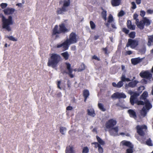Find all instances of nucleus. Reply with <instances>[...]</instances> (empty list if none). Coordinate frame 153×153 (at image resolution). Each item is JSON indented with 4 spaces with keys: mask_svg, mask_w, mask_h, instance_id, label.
Masks as SVG:
<instances>
[{
    "mask_svg": "<svg viewBox=\"0 0 153 153\" xmlns=\"http://www.w3.org/2000/svg\"><path fill=\"white\" fill-rule=\"evenodd\" d=\"M139 95V93H135L133 95L131 96L130 102L132 105H134V104H137L138 105H144L145 102L141 100H137V97Z\"/></svg>",
    "mask_w": 153,
    "mask_h": 153,
    "instance_id": "7ed1b4c3",
    "label": "nucleus"
},
{
    "mask_svg": "<svg viewBox=\"0 0 153 153\" xmlns=\"http://www.w3.org/2000/svg\"><path fill=\"white\" fill-rule=\"evenodd\" d=\"M88 114V115L94 117L96 114L93 109H88L87 110Z\"/></svg>",
    "mask_w": 153,
    "mask_h": 153,
    "instance_id": "a878e982",
    "label": "nucleus"
},
{
    "mask_svg": "<svg viewBox=\"0 0 153 153\" xmlns=\"http://www.w3.org/2000/svg\"><path fill=\"white\" fill-rule=\"evenodd\" d=\"M139 41L137 39H129L126 47H130L132 49L135 48L138 45Z\"/></svg>",
    "mask_w": 153,
    "mask_h": 153,
    "instance_id": "0eeeda50",
    "label": "nucleus"
},
{
    "mask_svg": "<svg viewBox=\"0 0 153 153\" xmlns=\"http://www.w3.org/2000/svg\"><path fill=\"white\" fill-rule=\"evenodd\" d=\"M147 110L146 108H145V107H143L142 109V111L143 112L144 114L145 115L146 114Z\"/></svg>",
    "mask_w": 153,
    "mask_h": 153,
    "instance_id": "5fc2aeb1",
    "label": "nucleus"
},
{
    "mask_svg": "<svg viewBox=\"0 0 153 153\" xmlns=\"http://www.w3.org/2000/svg\"><path fill=\"white\" fill-rule=\"evenodd\" d=\"M140 75L141 77L147 79H150L152 76V74L148 71L141 72L140 73Z\"/></svg>",
    "mask_w": 153,
    "mask_h": 153,
    "instance_id": "4468645a",
    "label": "nucleus"
},
{
    "mask_svg": "<svg viewBox=\"0 0 153 153\" xmlns=\"http://www.w3.org/2000/svg\"><path fill=\"white\" fill-rule=\"evenodd\" d=\"M60 60V56L58 55L53 53L51 56V59L49 60L48 65L53 66L56 64Z\"/></svg>",
    "mask_w": 153,
    "mask_h": 153,
    "instance_id": "f03ea898",
    "label": "nucleus"
},
{
    "mask_svg": "<svg viewBox=\"0 0 153 153\" xmlns=\"http://www.w3.org/2000/svg\"><path fill=\"white\" fill-rule=\"evenodd\" d=\"M126 95L123 93L117 92L114 93L111 96V98L113 99L126 98Z\"/></svg>",
    "mask_w": 153,
    "mask_h": 153,
    "instance_id": "9d476101",
    "label": "nucleus"
},
{
    "mask_svg": "<svg viewBox=\"0 0 153 153\" xmlns=\"http://www.w3.org/2000/svg\"><path fill=\"white\" fill-rule=\"evenodd\" d=\"M7 5V4L6 3H2L1 4V7L3 9L6 7Z\"/></svg>",
    "mask_w": 153,
    "mask_h": 153,
    "instance_id": "603ef678",
    "label": "nucleus"
},
{
    "mask_svg": "<svg viewBox=\"0 0 153 153\" xmlns=\"http://www.w3.org/2000/svg\"><path fill=\"white\" fill-rule=\"evenodd\" d=\"M66 110H71L73 109V107L71 106H68L66 108Z\"/></svg>",
    "mask_w": 153,
    "mask_h": 153,
    "instance_id": "e2e57ef3",
    "label": "nucleus"
},
{
    "mask_svg": "<svg viewBox=\"0 0 153 153\" xmlns=\"http://www.w3.org/2000/svg\"><path fill=\"white\" fill-rule=\"evenodd\" d=\"M132 5V8L133 9H135L136 8V5L135 3L134 2H132L131 3Z\"/></svg>",
    "mask_w": 153,
    "mask_h": 153,
    "instance_id": "bf43d9fd",
    "label": "nucleus"
},
{
    "mask_svg": "<svg viewBox=\"0 0 153 153\" xmlns=\"http://www.w3.org/2000/svg\"><path fill=\"white\" fill-rule=\"evenodd\" d=\"M98 106L99 108L102 111H106V109L104 108V105L102 104L98 103Z\"/></svg>",
    "mask_w": 153,
    "mask_h": 153,
    "instance_id": "72a5a7b5",
    "label": "nucleus"
},
{
    "mask_svg": "<svg viewBox=\"0 0 153 153\" xmlns=\"http://www.w3.org/2000/svg\"><path fill=\"white\" fill-rule=\"evenodd\" d=\"M90 95L89 92L88 90L85 89L83 91V96L84 97V101L86 102L87 98Z\"/></svg>",
    "mask_w": 153,
    "mask_h": 153,
    "instance_id": "f3484780",
    "label": "nucleus"
},
{
    "mask_svg": "<svg viewBox=\"0 0 153 153\" xmlns=\"http://www.w3.org/2000/svg\"><path fill=\"white\" fill-rule=\"evenodd\" d=\"M116 124L117 121L116 120L112 119H110L106 122L105 124V128L107 129L113 128Z\"/></svg>",
    "mask_w": 153,
    "mask_h": 153,
    "instance_id": "1a4fd4ad",
    "label": "nucleus"
},
{
    "mask_svg": "<svg viewBox=\"0 0 153 153\" xmlns=\"http://www.w3.org/2000/svg\"><path fill=\"white\" fill-rule=\"evenodd\" d=\"M146 144L149 146H153V144L150 138H149L146 141Z\"/></svg>",
    "mask_w": 153,
    "mask_h": 153,
    "instance_id": "c9c22d12",
    "label": "nucleus"
},
{
    "mask_svg": "<svg viewBox=\"0 0 153 153\" xmlns=\"http://www.w3.org/2000/svg\"><path fill=\"white\" fill-rule=\"evenodd\" d=\"M89 149L87 146L84 147L82 151V153H88L89 152Z\"/></svg>",
    "mask_w": 153,
    "mask_h": 153,
    "instance_id": "4c0bfd02",
    "label": "nucleus"
},
{
    "mask_svg": "<svg viewBox=\"0 0 153 153\" xmlns=\"http://www.w3.org/2000/svg\"><path fill=\"white\" fill-rule=\"evenodd\" d=\"M138 82L137 80H135L129 82L128 85V86L130 87L134 88L136 86Z\"/></svg>",
    "mask_w": 153,
    "mask_h": 153,
    "instance_id": "b1692460",
    "label": "nucleus"
},
{
    "mask_svg": "<svg viewBox=\"0 0 153 153\" xmlns=\"http://www.w3.org/2000/svg\"><path fill=\"white\" fill-rule=\"evenodd\" d=\"M97 139V141L100 144V145H104L105 144V142L103 141L101 138H100L99 136H96Z\"/></svg>",
    "mask_w": 153,
    "mask_h": 153,
    "instance_id": "2f4dec72",
    "label": "nucleus"
},
{
    "mask_svg": "<svg viewBox=\"0 0 153 153\" xmlns=\"http://www.w3.org/2000/svg\"><path fill=\"white\" fill-rule=\"evenodd\" d=\"M92 59H94L97 61H100V58L96 55H94L92 56Z\"/></svg>",
    "mask_w": 153,
    "mask_h": 153,
    "instance_id": "3c124183",
    "label": "nucleus"
},
{
    "mask_svg": "<svg viewBox=\"0 0 153 153\" xmlns=\"http://www.w3.org/2000/svg\"><path fill=\"white\" fill-rule=\"evenodd\" d=\"M127 27L130 29L134 30L135 29V26L131 24V22L130 20H128L127 21Z\"/></svg>",
    "mask_w": 153,
    "mask_h": 153,
    "instance_id": "5701e85b",
    "label": "nucleus"
},
{
    "mask_svg": "<svg viewBox=\"0 0 153 153\" xmlns=\"http://www.w3.org/2000/svg\"><path fill=\"white\" fill-rule=\"evenodd\" d=\"M145 107L146 108L147 110L151 109L152 107V105L150 103L149 100H146L145 101Z\"/></svg>",
    "mask_w": 153,
    "mask_h": 153,
    "instance_id": "412c9836",
    "label": "nucleus"
},
{
    "mask_svg": "<svg viewBox=\"0 0 153 153\" xmlns=\"http://www.w3.org/2000/svg\"><path fill=\"white\" fill-rule=\"evenodd\" d=\"M123 31L126 34H128L129 32V30L125 28L123 29Z\"/></svg>",
    "mask_w": 153,
    "mask_h": 153,
    "instance_id": "4d7b16f0",
    "label": "nucleus"
},
{
    "mask_svg": "<svg viewBox=\"0 0 153 153\" xmlns=\"http://www.w3.org/2000/svg\"><path fill=\"white\" fill-rule=\"evenodd\" d=\"M102 16L103 18L105 20H106V11L105 10H103L102 11Z\"/></svg>",
    "mask_w": 153,
    "mask_h": 153,
    "instance_id": "e433bc0d",
    "label": "nucleus"
},
{
    "mask_svg": "<svg viewBox=\"0 0 153 153\" xmlns=\"http://www.w3.org/2000/svg\"><path fill=\"white\" fill-rule=\"evenodd\" d=\"M78 39V36L75 33H72L70 35L69 39H67L66 41H67L69 45L71 44H73L76 43Z\"/></svg>",
    "mask_w": 153,
    "mask_h": 153,
    "instance_id": "39448f33",
    "label": "nucleus"
},
{
    "mask_svg": "<svg viewBox=\"0 0 153 153\" xmlns=\"http://www.w3.org/2000/svg\"><path fill=\"white\" fill-rule=\"evenodd\" d=\"M70 0H68L67 1L65 0L64 2L63 6L68 7L70 5Z\"/></svg>",
    "mask_w": 153,
    "mask_h": 153,
    "instance_id": "58836bf2",
    "label": "nucleus"
},
{
    "mask_svg": "<svg viewBox=\"0 0 153 153\" xmlns=\"http://www.w3.org/2000/svg\"><path fill=\"white\" fill-rule=\"evenodd\" d=\"M90 25L91 29H93L95 28V25L92 21H91L90 22Z\"/></svg>",
    "mask_w": 153,
    "mask_h": 153,
    "instance_id": "49530a36",
    "label": "nucleus"
},
{
    "mask_svg": "<svg viewBox=\"0 0 153 153\" xmlns=\"http://www.w3.org/2000/svg\"><path fill=\"white\" fill-rule=\"evenodd\" d=\"M143 59V58H140V57H138L132 59L131 60V61L133 64L135 65L142 62Z\"/></svg>",
    "mask_w": 153,
    "mask_h": 153,
    "instance_id": "a211bd4d",
    "label": "nucleus"
},
{
    "mask_svg": "<svg viewBox=\"0 0 153 153\" xmlns=\"http://www.w3.org/2000/svg\"><path fill=\"white\" fill-rule=\"evenodd\" d=\"M14 11V9L10 8H7L4 10V13L7 15L12 14Z\"/></svg>",
    "mask_w": 153,
    "mask_h": 153,
    "instance_id": "6ab92c4d",
    "label": "nucleus"
},
{
    "mask_svg": "<svg viewBox=\"0 0 153 153\" xmlns=\"http://www.w3.org/2000/svg\"><path fill=\"white\" fill-rule=\"evenodd\" d=\"M68 46L69 45L67 41H66L62 43L57 44L56 47L58 48H62L63 50H65L68 49Z\"/></svg>",
    "mask_w": 153,
    "mask_h": 153,
    "instance_id": "f8f14e48",
    "label": "nucleus"
},
{
    "mask_svg": "<svg viewBox=\"0 0 153 153\" xmlns=\"http://www.w3.org/2000/svg\"><path fill=\"white\" fill-rule=\"evenodd\" d=\"M121 0H112L111 4L114 6L119 5L121 3Z\"/></svg>",
    "mask_w": 153,
    "mask_h": 153,
    "instance_id": "bb28decb",
    "label": "nucleus"
},
{
    "mask_svg": "<svg viewBox=\"0 0 153 153\" xmlns=\"http://www.w3.org/2000/svg\"><path fill=\"white\" fill-rule=\"evenodd\" d=\"M67 85L68 87L69 88V89H70L71 87V83L69 80H68L67 82Z\"/></svg>",
    "mask_w": 153,
    "mask_h": 153,
    "instance_id": "6e6d98bb",
    "label": "nucleus"
},
{
    "mask_svg": "<svg viewBox=\"0 0 153 153\" xmlns=\"http://www.w3.org/2000/svg\"><path fill=\"white\" fill-rule=\"evenodd\" d=\"M136 1L137 4H140L141 3V0H136Z\"/></svg>",
    "mask_w": 153,
    "mask_h": 153,
    "instance_id": "338daca9",
    "label": "nucleus"
},
{
    "mask_svg": "<svg viewBox=\"0 0 153 153\" xmlns=\"http://www.w3.org/2000/svg\"><path fill=\"white\" fill-rule=\"evenodd\" d=\"M65 152L66 153H74L73 147L70 146L68 147H67L65 150Z\"/></svg>",
    "mask_w": 153,
    "mask_h": 153,
    "instance_id": "393cba45",
    "label": "nucleus"
},
{
    "mask_svg": "<svg viewBox=\"0 0 153 153\" xmlns=\"http://www.w3.org/2000/svg\"><path fill=\"white\" fill-rule=\"evenodd\" d=\"M147 93L146 92H144L141 96L140 99L141 100H143L144 101H146V100H148L146 98V97H147Z\"/></svg>",
    "mask_w": 153,
    "mask_h": 153,
    "instance_id": "c756f323",
    "label": "nucleus"
},
{
    "mask_svg": "<svg viewBox=\"0 0 153 153\" xmlns=\"http://www.w3.org/2000/svg\"><path fill=\"white\" fill-rule=\"evenodd\" d=\"M135 33L134 32H131L129 34V36L130 38H134L135 37Z\"/></svg>",
    "mask_w": 153,
    "mask_h": 153,
    "instance_id": "79ce46f5",
    "label": "nucleus"
},
{
    "mask_svg": "<svg viewBox=\"0 0 153 153\" xmlns=\"http://www.w3.org/2000/svg\"><path fill=\"white\" fill-rule=\"evenodd\" d=\"M142 20L146 26L149 25L150 24L151 21L146 17L143 18Z\"/></svg>",
    "mask_w": 153,
    "mask_h": 153,
    "instance_id": "cd10ccee",
    "label": "nucleus"
},
{
    "mask_svg": "<svg viewBox=\"0 0 153 153\" xmlns=\"http://www.w3.org/2000/svg\"><path fill=\"white\" fill-rule=\"evenodd\" d=\"M118 127L116 126L113 128L109 129L108 132L110 135L115 136L118 135Z\"/></svg>",
    "mask_w": 153,
    "mask_h": 153,
    "instance_id": "9b49d317",
    "label": "nucleus"
},
{
    "mask_svg": "<svg viewBox=\"0 0 153 153\" xmlns=\"http://www.w3.org/2000/svg\"><path fill=\"white\" fill-rule=\"evenodd\" d=\"M98 151L99 153H103V149L101 145L98 147Z\"/></svg>",
    "mask_w": 153,
    "mask_h": 153,
    "instance_id": "c03bdc74",
    "label": "nucleus"
},
{
    "mask_svg": "<svg viewBox=\"0 0 153 153\" xmlns=\"http://www.w3.org/2000/svg\"><path fill=\"white\" fill-rule=\"evenodd\" d=\"M16 5L19 7H21L22 5V3H19L17 4Z\"/></svg>",
    "mask_w": 153,
    "mask_h": 153,
    "instance_id": "774afa93",
    "label": "nucleus"
},
{
    "mask_svg": "<svg viewBox=\"0 0 153 153\" xmlns=\"http://www.w3.org/2000/svg\"><path fill=\"white\" fill-rule=\"evenodd\" d=\"M137 133L140 136H143L147 132V128L145 125H137L136 127Z\"/></svg>",
    "mask_w": 153,
    "mask_h": 153,
    "instance_id": "20e7f679",
    "label": "nucleus"
},
{
    "mask_svg": "<svg viewBox=\"0 0 153 153\" xmlns=\"http://www.w3.org/2000/svg\"><path fill=\"white\" fill-rule=\"evenodd\" d=\"M145 14V12L143 10H141L140 12V15L142 16H144Z\"/></svg>",
    "mask_w": 153,
    "mask_h": 153,
    "instance_id": "13d9d810",
    "label": "nucleus"
},
{
    "mask_svg": "<svg viewBox=\"0 0 153 153\" xmlns=\"http://www.w3.org/2000/svg\"><path fill=\"white\" fill-rule=\"evenodd\" d=\"M73 71V70L72 68H67L66 69L63 71L62 73L63 74L65 73L67 74L71 78H73L74 76V75L72 74Z\"/></svg>",
    "mask_w": 153,
    "mask_h": 153,
    "instance_id": "2eb2a0df",
    "label": "nucleus"
},
{
    "mask_svg": "<svg viewBox=\"0 0 153 153\" xmlns=\"http://www.w3.org/2000/svg\"><path fill=\"white\" fill-rule=\"evenodd\" d=\"M91 144L94 145H95L94 147L95 148H97V147L98 148L100 145V144L97 142L92 143H91Z\"/></svg>",
    "mask_w": 153,
    "mask_h": 153,
    "instance_id": "a19ab883",
    "label": "nucleus"
},
{
    "mask_svg": "<svg viewBox=\"0 0 153 153\" xmlns=\"http://www.w3.org/2000/svg\"><path fill=\"white\" fill-rule=\"evenodd\" d=\"M112 86L115 87L117 88V84L115 82H113L112 83Z\"/></svg>",
    "mask_w": 153,
    "mask_h": 153,
    "instance_id": "69168bd1",
    "label": "nucleus"
},
{
    "mask_svg": "<svg viewBox=\"0 0 153 153\" xmlns=\"http://www.w3.org/2000/svg\"><path fill=\"white\" fill-rule=\"evenodd\" d=\"M111 25L112 28L114 30L117 28L116 24L114 22L111 23Z\"/></svg>",
    "mask_w": 153,
    "mask_h": 153,
    "instance_id": "8fccbe9b",
    "label": "nucleus"
},
{
    "mask_svg": "<svg viewBox=\"0 0 153 153\" xmlns=\"http://www.w3.org/2000/svg\"><path fill=\"white\" fill-rule=\"evenodd\" d=\"M139 19H137L135 22L137 26L140 29H143L144 27V24L143 20L139 22Z\"/></svg>",
    "mask_w": 153,
    "mask_h": 153,
    "instance_id": "dca6fc26",
    "label": "nucleus"
},
{
    "mask_svg": "<svg viewBox=\"0 0 153 153\" xmlns=\"http://www.w3.org/2000/svg\"><path fill=\"white\" fill-rule=\"evenodd\" d=\"M123 85V82L122 81H120L117 83V88H120Z\"/></svg>",
    "mask_w": 153,
    "mask_h": 153,
    "instance_id": "ea45409f",
    "label": "nucleus"
},
{
    "mask_svg": "<svg viewBox=\"0 0 153 153\" xmlns=\"http://www.w3.org/2000/svg\"><path fill=\"white\" fill-rule=\"evenodd\" d=\"M132 53V52L131 51H127L126 52V55H130Z\"/></svg>",
    "mask_w": 153,
    "mask_h": 153,
    "instance_id": "680f3d73",
    "label": "nucleus"
},
{
    "mask_svg": "<svg viewBox=\"0 0 153 153\" xmlns=\"http://www.w3.org/2000/svg\"><path fill=\"white\" fill-rule=\"evenodd\" d=\"M68 10V7L63 6L61 9L59 8L57 10L58 14H62L63 12H66Z\"/></svg>",
    "mask_w": 153,
    "mask_h": 153,
    "instance_id": "4be33fe9",
    "label": "nucleus"
},
{
    "mask_svg": "<svg viewBox=\"0 0 153 153\" xmlns=\"http://www.w3.org/2000/svg\"><path fill=\"white\" fill-rule=\"evenodd\" d=\"M61 55L64 57V58L66 60L68 59L69 56L68 53L67 51H66L62 53Z\"/></svg>",
    "mask_w": 153,
    "mask_h": 153,
    "instance_id": "f704fd0d",
    "label": "nucleus"
},
{
    "mask_svg": "<svg viewBox=\"0 0 153 153\" xmlns=\"http://www.w3.org/2000/svg\"><path fill=\"white\" fill-rule=\"evenodd\" d=\"M138 16V15L137 14H134L133 16V18L134 19L136 20L137 19V17Z\"/></svg>",
    "mask_w": 153,
    "mask_h": 153,
    "instance_id": "0e129e2a",
    "label": "nucleus"
},
{
    "mask_svg": "<svg viewBox=\"0 0 153 153\" xmlns=\"http://www.w3.org/2000/svg\"><path fill=\"white\" fill-rule=\"evenodd\" d=\"M121 80L123 82L125 81L129 82L131 81V80L129 78H126L125 75L123 74L121 77Z\"/></svg>",
    "mask_w": 153,
    "mask_h": 153,
    "instance_id": "7c9ffc66",
    "label": "nucleus"
},
{
    "mask_svg": "<svg viewBox=\"0 0 153 153\" xmlns=\"http://www.w3.org/2000/svg\"><path fill=\"white\" fill-rule=\"evenodd\" d=\"M66 129V128H65V127H61L60 128V130H59L60 132L62 134H64V130H65Z\"/></svg>",
    "mask_w": 153,
    "mask_h": 153,
    "instance_id": "37998d69",
    "label": "nucleus"
},
{
    "mask_svg": "<svg viewBox=\"0 0 153 153\" xmlns=\"http://www.w3.org/2000/svg\"><path fill=\"white\" fill-rule=\"evenodd\" d=\"M121 143L123 145L125 146L130 148L126 149V153H133V146L130 142L126 140H123L121 142Z\"/></svg>",
    "mask_w": 153,
    "mask_h": 153,
    "instance_id": "6e6552de",
    "label": "nucleus"
},
{
    "mask_svg": "<svg viewBox=\"0 0 153 153\" xmlns=\"http://www.w3.org/2000/svg\"><path fill=\"white\" fill-rule=\"evenodd\" d=\"M58 26L57 25H56L53 30V34H56V33L67 31L68 30L66 28L63 24H62L59 25V30H58Z\"/></svg>",
    "mask_w": 153,
    "mask_h": 153,
    "instance_id": "423d86ee",
    "label": "nucleus"
},
{
    "mask_svg": "<svg viewBox=\"0 0 153 153\" xmlns=\"http://www.w3.org/2000/svg\"><path fill=\"white\" fill-rule=\"evenodd\" d=\"M61 83V81H58L57 82V85L58 88L60 89H62V88L60 87V84Z\"/></svg>",
    "mask_w": 153,
    "mask_h": 153,
    "instance_id": "09e8293b",
    "label": "nucleus"
},
{
    "mask_svg": "<svg viewBox=\"0 0 153 153\" xmlns=\"http://www.w3.org/2000/svg\"><path fill=\"white\" fill-rule=\"evenodd\" d=\"M147 13L149 14H152L153 13V10L151 9H149L147 10Z\"/></svg>",
    "mask_w": 153,
    "mask_h": 153,
    "instance_id": "052dcab7",
    "label": "nucleus"
},
{
    "mask_svg": "<svg viewBox=\"0 0 153 153\" xmlns=\"http://www.w3.org/2000/svg\"><path fill=\"white\" fill-rule=\"evenodd\" d=\"M135 93H138L137 92H134L130 90L128 91V93L131 95V96L133 95Z\"/></svg>",
    "mask_w": 153,
    "mask_h": 153,
    "instance_id": "864d4df0",
    "label": "nucleus"
},
{
    "mask_svg": "<svg viewBox=\"0 0 153 153\" xmlns=\"http://www.w3.org/2000/svg\"><path fill=\"white\" fill-rule=\"evenodd\" d=\"M2 27L8 31L11 30L10 25L14 23L13 18L12 16H9L7 18H6L3 16H2Z\"/></svg>",
    "mask_w": 153,
    "mask_h": 153,
    "instance_id": "f257e3e1",
    "label": "nucleus"
},
{
    "mask_svg": "<svg viewBox=\"0 0 153 153\" xmlns=\"http://www.w3.org/2000/svg\"><path fill=\"white\" fill-rule=\"evenodd\" d=\"M148 42L147 45L149 46H150L151 45L152 43H153V35L151 36H148Z\"/></svg>",
    "mask_w": 153,
    "mask_h": 153,
    "instance_id": "c85d7f7f",
    "label": "nucleus"
},
{
    "mask_svg": "<svg viewBox=\"0 0 153 153\" xmlns=\"http://www.w3.org/2000/svg\"><path fill=\"white\" fill-rule=\"evenodd\" d=\"M5 37L7 38H8L9 40L13 41H17V39L14 37L13 36H8L6 35L5 36Z\"/></svg>",
    "mask_w": 153,
    "mask_h": 153,
    "instance_id": "473e14b6",
    "label": "nucleus"
},
{
    "mask_svg": "<svg viewBox=\"0 0 153 153\" xmlns=\"http://www.w3.org/2000/svg\"><path fill=\"white\" fill-rule=\"evenodd\" d=\"M114 19L113 18V16L111 14H110L108 19L107 22L105 23V25H106V26L108 28V31H111L112 30H111V29H109V24L110 23H112L114 22Z\"/></svg>",
    "mask_w": 153,
    "mask_h": 153,
    "instance_id": "ddd939ff",
    "label": "nucleus"
},
{
    "mask_svg": "<svg viewBox=\"0 0 153 153\" xmlns=\"http://www.w3.org/2000/svg\"><path fill=\"white\" fill-rule=\"evenodd\" d=\"M125 14V13L123 11L121 10L119 13L118 16L119 17H121L123 16Z\"/></svg>",
    "mask_w": 153,
    "mask_h": 153,
    "instance_id": "a18cd8bd",
    "label": "nucleus"
},
{
    "mask_svg": "<svg viewBox=\"0 0 153 153\" xmlns=\"http://www.w3.org/2000/svg\"><path fill=\"white\" fill-rule=\"evenodd\" d=\"M128 112L130 117L133 118L134 119H135L137 117L136 113L134 110L129 109L128 110Z\"/></svg>",
    "mask_w": 153,
    "mask_h": 153,
    "instance_id": "aec40b11",
    "label": "nucleus"
},
{
    "mask_svg": "<svg viewBox=\"0 0 153 153\" xmlns=\"http://www.w3.org/2000/svg\"><path fill=\"white\" fill-rule=\"evenodd\" d=\"M85 68H79L78 69L76 68L74 70V71H78V72H80L83 70H84L85 69Z\"/></svg>",
    "mask_w": 153,
    "mask_h": 153,
    "instance_id": "de8ad7c7",
    "label": "nucleus"
}]
</instances>
